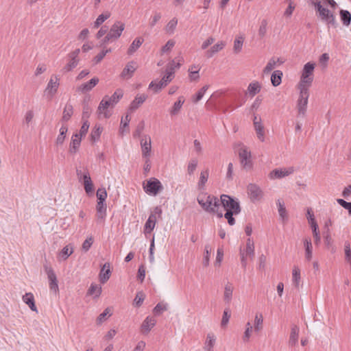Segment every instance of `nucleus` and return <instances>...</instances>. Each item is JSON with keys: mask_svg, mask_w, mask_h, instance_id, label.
<instances>
[{"mask_svg": "<svg viewBox=\"0 0 351 351\" xmlns=\"http://www.w3.org/2000/svg\"><path fill=\"white\" fill-rule=\"evenodd\" d=\"M221 202L224 210H226L224 217L228 220L230 226L235 223V219L233 215H237L241 212L239 202L228 195L223 194L220 197Z\"/></svg>", "mask_w": 351, "mask_h": 351, "instance_id": "1", "label": "nucleus"}, {"mask_svg": "<svg viewBox=\"0 0 351 351\" xmlns=\"http://www.w3.org/2000/svg\"><path fill=\"white\" fill-rule=\"evenodd\" d=\"M197 202L202 208L207 213L215 214L219 218L223 217V212L220 208L221 200L213 195H207L204 198H197Z\"/></svg>", "mask_w": 351, "mask_h": 351, "instance_id": "2", "label": "nucleus"}, {"mask_svg": "<svg viewBox=\"0 0 351 351\" xmlns=\"http://www.w3.org/2000/svg\"><path fill=\"white\" fill-rule=\"evenodd\" d=\"M123 97V93L115 92L112 96H106L101 101L98 107V113L99 117L103 116L104 118H108L111 113L108 110L109 107H113Z\"/></svg>", "mask_w": 351, "mask_h": 351, "instance_id": "3", "label": "nucleus"}, {"mask_svg": "<svg viewBox=\"0 0 351 351\" xmlns=\"http://www.w3.org/2000/svg\"><path fill=\"white\" fill-rule=\"evenodd\" d=\"M180 65L179 63L176 64L175 61L173 60L171 66L167 69L164 76L161 79H156L152 81L148 88H162L166 86L173 78L174 69L179 68Z\"/></svg>", "mask_w": 351, "mask_h": 351, "instance_id": "4", "label": "nucleus"}, {"mask_svg": "<svg viewBox=\"0 0 351 351\" xmlns=\"http://www.w3.org/2000/svg\"><path fill=\"white\" fill-rule=\"evenodd\" d=\"M240 147L238 150V154L240 159V163L243 169L250 171L253 168V162L252 160L251 152L248 151L247 147L243 143H238Z\"/></svg>", "mask_w": 351, "mask_h": 351, "instance_id": "5", "label": "nucleus"}, {"mask_svg": "<svg viewBox=\"0 0 351 351\" xmlns=\"http://www.w3.org/2000/svg\"><path fill=\"white\" fill-rule=\"evenodd\" d=\"M308 97V89H300V95L297 101L296 106L298 117L303 118L306 116Z\"/></svg>", "mask_w": 351, "mask_h": 351, "instance_id": "6", "label": "nucleus"}, {"mask_svg": "<svg viewBox=\"0 0 351 351\" xmlns=\"http://www.w3.org/2000/svg\"><path fill=\"white\" fill-rule=\"evenodd\" d=\"M314 69L315 64L312 62H307L304 66L300 80L301 86H306L311 85L313 79Z\"/></svg>", "mask_w": 351, "mask_h": 351, "instance_id": "7", "label": "nucleus"}, {"mask_svg": "<svg viewBox=\"0 0 351 351\" xmlns=\"http://www.w3.org/2000/svg\"><path fill=\"white\" fill-rule=\"evenodd\" d=\"M307 219L311 226L313 232V236L314 237V243L316 245H319L321 242V237L319 234V230L318 228V225L315 221L314 214L311 210V208H308L307 212Z\"/></svg>", "mask_w": 351, "mask_h": 351, "instance_id": "8", "label": "nucleus"}, {"mask_svg": "<svg viewBox=\"0 0 351 351\" xmlns=\"http://www.w3.org/2000/svg\"><path fill=\"white\" fill-rule=\"evenodd\" d=\"M44 269L47 275L49 280V287L51 291L53 292L55 294H57L59 291V288L57 277L53 268L49 265H45L44 266Z\"/></svg>", "mask_w": 351, "mask_h": 351, "instance_id": "9", "label": "nucleus"}, {"mask_svg": "<svg viewBox=\"0 0 351 351\" xmlns=\"http://www.w3.org/2000/svg\"><path fill=\"white\" fill-rule=\"evenodd\" d=\"M247 191L250 200L253 202L261 201L263 197V191L256 184H249L247 186Z\"/></svg>", "mask_w": 351, "mask_h": 351, "instance_id": "10", "label": "nucleus"}, {"mask_svg": "<svg viewBox=\"0 0 351 351\" xmlns=\"http://www.w3.org/2000/svg\"><path fill=\"white\" fill-rule=\"evenodd\" d=\"M294 171L295 169L293 167L283 169H275L269 173V178L271 180L280 179L292 174Z\"/></svg>", "mask_w": 351, "mask_h": 351, "instance_id": "11", "label": "nucleus"}, {"mask_svg": "<svg viewBox=\"0 0 351 351\" xmlns=\"http://www.w3.org/2000/svg\"><path fill=\"white\" fill-rule=\"evenodd\" d=\"M144 189L147 193L156 195L160 190L162 189V186L160 182L156 178H151L147 181L146 186Z\"/></svg>", "mask_w": 351, "mask_h": 351, "instance_id": "12", "label": "nucleus"}, {"mask_svg": "<svg viewBox=\"0 0 351 351\" xmlns=\"http://www.w3.org/2000/svg\"><path fill=\"white\" fill-rule=\"evenodd\" d=\"M140 143L142 151V156L145 158H149L152 151V141L150 136L148 135L143 136L140 141Z\"/></svg>", "mask_w": 351, "mask_h": 351, "instance_id": "13", "label": "nucleus"}, {"mask_svg": "<svg viewBox=\"0 0 351 351\" xmlns=\"http://www.w3.org/2000/svg\"><path fill=\"white\" fill-rule=\"evenodd\" d=\"M125 29V25L121 21H116L107 33L113 40H117Z\"/></svg>", "mask_w": 351, "mask_h": 351, "instance_id": "14", "label": "nucleus"}, {"mask_svg": "<svg viewBox=\"0 0 351 351\" xmlns=\"http://www.w3.org/2000/svg\"><path fill=\"white\" fill-rule=\"evenodd\" d=\"M147 95L145 94H138L134 99L131 102L128 113H132L137 110L147 99Z\"/></svg>", "mask_w": 351, "mask_h": 351, "instance_id": "15", "label": "nucleus"}, {"mask_svg": "<svg viewBox=\"0 0 351 351\" xmlns=\"http://www.w3.org/2000/svg\"><path fill=\"white\" fill-rule=\"evenodd\" d=\"M136 69L137 64L135 62L131 61L128 62L121 73V78L125 80L130 78Z\"/></svg>", "mask_w": 351, "mask_h": 351, "instance_id": "16", "label": "nucleus"}, {"mask_svg": "<svg viewBox=\"0 0 351 351\" xmlns=\"http://www.w3.org/2000/svg\"><path fill=\"white\" fill-rule=\"evenodd\" d=\"M300 328L297 325L293 324L291 328V332L289 339V345L294 346L297 344L299 337Z\"/></svg>", "mask_w": 351, "mask_h": 351, "instance_id": "17", "label": "nucleus"}, {"mask_svg": "<svg viewBox=\"0 0 351 351\" xmlns=\"http://www.w3.org/2000/svg\"><path fill=\"white\" fill-rule=\"evenodd\" d=\"M156 320L154 317H146L141 325V332L143 334H147L156 325Z\"/></svg>", "mask_w": 351, "mask_h": 351, "instance_id": "18", "label": "nucleus"}, {"mask_svg": "<svg viewBox=\"0 0 351 351\" xmlns=\"http://www.w3.org/2000/svg\"><path fill=\"white\" fill-rule=\"evenodd\" d=\"M304 247L305 248V259L310 261L313 257V245L311 239L309 237H305L303 239Z\"/></svg>", "mask_w": 351, "mask_h": 351, "instance_id": "19", "label": "nucleus"}, {"mask_svg": "<svg viewBox=\"0 0 351 351\" xmlns=\"http://www.w3.org/2000/svg\"><path fill=\"white\" fill-rule=\"evenodd\" d=\"M110 265L109 263H106L102 267L99 273V280L101 283L104 284L110 278Z\"/></svg>", "mask_w": 351, "mask_h": 351, "instance_id": "20", "label": "nucleus"}, {"mask_svg": "<svg viewBox=\"0 0 351 351\" xmlns=\"http://www.w3.org/2000/svg\"><path fill=\"white\" fill-rule=\"evenodd\" d=\"M234 291V286L232 283L228 282L224 287L223 291V301L226 304H230L232 299V293Z\"/></svg>", "mask_w": 351, "mask_h": 351, "instance_id": "21", "label": "nucleus"}, {"mask_svg": "<svg viewBox=\"0 0 351 351\" xmlns=\"http://www.w3.org/2000/svg\"><path fill=\"white\" fill-rule=\"evenodd\" d=\"M23 301L34 312H38L35 304L34 296L32 293H26L22 298Z\"/></svg>", "mask_w": 351, "mask_h": 351, "instance_id": "22", "label": "nucleus"}, {"mask_svg": "<svg viewBox=\"0 0 351 351\" xmlns=\"http://www.w3.org/2000/svg\"><path fill=\"white\" fill-rule=\"evenodd\" d=\"M226 45V43L223 41H219L215 45H214L210 49L206 51V56L208 58H212L215 53L219 52L222 50Z\"/></svg>", "mask_w": 351, "mask_h": 351, "instance_id": "23", "label": "nucleus"}, {"mask_svg": "<svg viewBox=\"0 0 351 351\" xmlns=\"http://www.w3.org/2000/svg\"><path fill=\"white\" fill-rule=\"evenodd\" d=\"M83 182L85 191L87 193H92L93 191V184L92 182L88 170L84 173L83 176Z\"/></svg>", "mask_w": 351, "mask_h": 351, "instance_id": "24", "label": "nucleus"}, {"mask_svg": "<svg viewBox=\"0 0 351 351\" xmlns=\"http://www.w3.org/2000/svg\"><path fill=\"white\" fill-rule=\"evenodd\" d=\"M184 97H180L176 101L172 108L170 109L169 112L171 116H176L179 114L183 104L184 103Z\"/></svg>", "mask_w": 351, "mask_h": 351, "instance_id": "25", "label": "nucleus"}, {"mask_svg": "<svg viewBox=\"0 0 351 351\" xmlns=\"http://www.w3.org/2000/svg\"><path fill=\"white\" fill-rule=\"evenodd\" d=\"M82 137L78 134H75L72 136L71 142L70 143L69 151L71 153H76L78 147L80 145Z\"/></svg>", "mask_w": 351, "mask_h": 351, "instance_id": "26", "label": "nucleus"}, {"mask_svg": "<svg viewBox=\"0 0 351 351\" xmlns=\"http://www.w3.org/2000/svg\"><path fill=\"white\" fill-rule=\"evenodd\" d=\"M254 129L257 135L258 138L263 142L265 141V131L264 127L261 123V120L259 118V121H255L254 123Z\"/></svg>", "mask_w": 351, "mask_h": 351, "instance_id": "27", "label": "nucleus"}, {"mask_svg": "<svg viewBox=\"0 0 351 351\" xmlns=\"http://www.w3.org/2000/svg\"><path fill=\"white\" fill-rule=\"evenodd\" d=\"M216 341V337L213 333H208L206 336V340L204 345V350L206 351H213V347Z\"/></svg>", "mask_w": 351, "mask_h": 351, "instance_id": "28", "label": "nucleus"}, {"mask_svg": "<svg viewBox=\"0 0 351 351\" xmlns=\"http://www.w3.org/2000/svg\"><path fill=\"white\" fill-rule=\"evenodd\" d=\"M73 252V247L71 245H66L62 248L58 254V257L62 260H66Z\"/></svg>", "mask_w": 351, "mask_h": 351, "instance_id": "29", "label": "nucleus"}, {"mask_svg": "<svg viewBox=\"0 0 351 351\" xmlns=\"http://www.w3.org/2000/svg\"><path fill=\"white\" fill-rule=\"evenodd\" d=\"M340 19L345 26H349L351 23V14L349 11L341 10L339 12Z\"/></svg>", "mask_w": 351, "mask_h": 351, "instance_id": "30", "label": "nucleus"}, {"mask_svg": "<svg viewBox=\"0 0 351 351\" xmlns=\"http://www.w3.org/2000/svg\"><path fill=\"white\" fill-rule=\"evenodd\" d=\"M73 108L72 105H71L70 104H66L64 108V110H63L62 121H63V122L68 121L70 119V118L71 117V116L73 115Z\"/></svg>", "mask_w": 351, "mask_h": 351, "instance_id": "31", "label": "nucleus"}, {"mask_svg": "<svg viewBox=\"0 0 351 351\" xmlns=\"http://www.w3.org/2000/svg\"><path fill=\"white\" fill-rule=\"evenodd\" d=\"M68 131V128L65 125H62V127L60 129V134L58 136L56 144L58 145H62L64 141V139L66 138V134Z\"/></svg>", "mask_w": 351, "mask_h": 351, "instance_id": "32", "label": "nucleus"}, {"mask_svg": "<svg viewBox=\"0 0 351 351\" xmlns=\"http://www.w3.org/2000/svg\"><path fill=\"white\" fill-rule=\"evenodd\" d=\"M282 72L279 70L274 71L271 76V82L274 86L280 85L282 81Z\"/></svg>", "mask_w": 351, "mask_h": 351, "instance_id": "33", "label": "nucleus"}, {"mask_svg": "<svg viewBox=\"0 0 351 351\" xmlns=\"http://www.w3.org/2000/svg\"><path fill=\"white\" fill-rule=\"evenodd\" d=\"M143 39L141 38H136L130 45L128 50L129 55H132L142 45Z\"/></svg>", "mask_w": 351, "mask_h": 351, "instance_id": "34", "label": "nucleus"}, {"mask_svg": "<svg viewBox=\"0 0 351 351\" xmlns=\"http://www.w3.org/2000/svg\"><path fill=\"white\" fill-rule=\"evenodd\" d=\"M263 317L261 313H257L254 317V331L259 332L263 329Z\"/></svg>", "mask_w": 351, "mask_h": 351, "instance_id": "35", "label": "nucleus"}, {"mask_svg": "<svg viewBox=\"0 0 351 351\" xmlns=\"http://www.w3.org/2000/svg\"><path fill=\"white\" fill-rule=\"evenodd\" d=\"M244 42V37L243 36H237L234 41L233 51L235 53H239L242 49Z\"/></svg>", "mask_w": 351, "mask_h": 351, "instance_id": "36", "label": "nucleus"}, {"mask_svg": "<svg viewBox=\"0 0 351 351\" xmlns=\"http://www.w3.org/2000/svg\"><path fill=\"white\" fill-rule=\"evenodd\" d=\"M106 206L104 202H97V216L99 219H103L106 216Z\"/></svg>", "mask_w": 351, "mask_h": 351, "instance_id": "37", "label": "nucleus"}, {"mask_svg": "<svg viewBox=\"0 0 351 351\" xmlns=\"http://www.w3.org/2000/svg\"><path fill=\"white\" fill-rule=\"evenodd\" d=\"M209 173L208 169H206L205 171H203L200 173L199 180L197 184L198 188L199 189H204L205 184L208 181Z\"/></svg>", "mask_w": 351, "mask_h": 351, "instance_id": "38", "label": "nucleus"}, {"mask_svg": "<svg viewBox=\"0 0 351 351\" xmlns=\"http://www.w3.org/2000/svg\"><path fill=\"white\" fill-rule=\"evenodd\" d=\"M300 269L294 266L292 271V281L295 287H298L300 282Z\"/></svg>", "mask_w": 351, "mask_h": 351, "instance_id": "39", "label": "nucleus"}, {"mask_svg": "<svg viewBox=\"0 0 351 351\" xmlns=\"http://www.w3.org/2000/svg\"><path fill=\"white\" fill-rule=\"evenodd\" d=\"M244 253L245 255H248L251 258L254 256V245L253 241L250 238L247 239L246 249Z\"/></svg>", "mask_w": 351, "mask_h": 351, "instance_id": "40", "label": "nucleus"}, {"mask_svg": "<svg viewBox=\"0 0 351 351\" xmlns=\"http://www.w3.org/2000/svg\"><path fill=\"white\" fill-rule=\"evenodd\" d=\"M277 62H279V63H282V61H280L279 58H278L277 60H275L274 58H271L269 60V62H267L266 66L264 68V73H269L271 71H272L276 65V63Z\"/></svg>", "mask_w": 351, "mask_h": 351, "instance_id": "41", "label": "nucleus"}, {"mask_svg": "<svg viewBox=\"0 0 351 351\" xmlns=\"http://www.w3.org/2000/svg\"><path fill=\"white\" fill-rule=\"evenodd\" d=\"M178 24V19L173 18L165 27V31L168 34H173Z\"/></svg>", "mask_w": 351, "mask_h": 351, "instance_id": "42", "label": "nucleus"}, {"mask_svg": "<svg viewBox=\"0 0 351 351\" xmlns=\"http://www.w3.org/2000/svg\"><path fill=\"white\" fill-rule=\"evenodd\" d=\"M102 128L99 125H95L90 134V138L93 142L99 140L102 132Z\"/></svg>", "mask_w": 351, "mask_h": 351, "instance_id": "43", "label": "nucleus"}, {"mask_svg": "<svg viewBox=\"0 0 351 351\" xmlns=\"http://www.w3.org/2000/svg\"><path fill=\"white\" fill-rule=\"evenodd\" d=\"M101 293V287L97 285L92 284L88 290L87 295H92L95 293V297H99Z\"/></svg>", "mask_w": 351, "mask_h": 351, "instance_id": "44", "label": "nucleus"}, {"mask_svg": "<svg viewBox=\"0 0 351 351\" xmlns=\"http://www.w3.org/2000/svg\"><path fill=\"white\" fill-rule=\"evenodd\" d=\"M110 16L109 12H106L105 14H101L99 15L97 18L96 21L94 23V27L97 28L101 25L106 20H107Z\"/></svg>", "mask_w": 351, "mask_h": 351, "instance_id": "45", "label": "nucleus"}, {"mask_svg": "<svg viewBox=\"0 0 351 351\" xmlns=\"http://www.w3.org/2000/svg\"><path fill=\"white\" fill-rule=\"evenodd\" d=\"M267 21L263 19L261 22L260 27L258 29V35L261 38H263L267 33Z\"/></svg>", "mask_w": 351, "mask_h": 351, "instance_id": "46", "label": "nucleus"}, {"mask_svg": "<svg viewBox=\"0 0 351 351\" xmlns=\"http://www.w3.org/2000/svg\"><path fill=\"white\" fill-rule=\"evenodd\" d=\"M211 250V247L209 245H205V252L203 258V265L205 267H207L209 265V256Z\"/></svg>", "mask_w": 351, "mask_h": 351, "instance_id": "47", "label": "nucleus"}, {"mask_svg": "<svg viewBox=\"0 0 351 351\" xmlns=\"http://www.w3.org/2000/svg\"><path fill=\"white\" fill-rule=\"evenodd\" d=\"M197 159L193 158L190 160L187 167V171L189 175L193 174L197 166Z\"/></svg>", "mask_w": 351, "mask_h": 351, "instance_id": "48", "label": "nucleus"}, {"mask_svg": "<svg viewBox=\"0 0 351 351\" xmlns=\"http://www.w3.org/2000/svg\"><path fill=\"white\" fill-rule=\"evenodd\" d=\"M328 25H330L333 27H337L338 25V23L336 21L335 16L332 13H330L324 20Z\"/></svg>", "mask_w": 351, "mask_h": 351, "instance_id": "49", "label": "nucleus"}, {"mask_svg": "<svg viewBox=\"0 0 351 351\" xmlns=\"http://www.w3.org/2000/svg\"><path fill=\"white\" fill-rule=\"evenodd\" d=\"M277 205L278 207V213L280 217L284 219L287 217V210L284 206L283 202H282L280 200H278Z\"/></svg>", "mask_w": 351, "mask_h": 351, "instance_id": "50", "label": "nucleus"}, {"mask_svg": "<svg viewBox=\"0 0 351 351\" xmlns=\"http://www.w3.org/2000/svg\"><path fill=\"white\" fill-rule=\"evenodd\" d=\"M230 313L228 308H226L223 311L221 325L222 327H225L229 322L230 318Z\"/></svg>", "mask_w": 351, "mask_h": 351, "instance_id": "51", "label": "nucleus"}, {"mask_svg": "<svg viewBox=\"0 0 351 351\" xmlns=\"http://www.w3.org/2000/svg\"><path fill=\"white\" fill-rule=\"evenodd\" d=\"M156 226V223L154 221H152L151 219H147L144 227V232L145 234L151 233V232L154 230Z\"/></svg>", "mask_w": 351, "mask_h": 351, "instance_id": "52", "label": "nucleus"}, {"mask_svg": "<svg viewBox=\"0 0 351 351\" xmlns=\"http://www.w3.org/2000/svg\"><path fill=\"white\" fill-rule=\"evenodd\" d=\"M167 309V305L165 304L158 303L157 305L154 307L153 311L156 315H160L163 311H166Z\"/></svg>", "mask_w": 351, "mask_h": 351, "instance_id": "53", "label": "nucleus"}, {"mask_svg": "<svg viewBox=\"0 0 351 351\" xmlns=\"http://www.w3.org/2000/svg\"><path fill=\"white\" fill-rule=\"evenodd\" d=\"M144 299H145V295L143 294V293L138 292L134 300V302L137 307H139L143 304Z\"/></svg>", "mask_w": 351, "mask_h": 351, "instance_id": "54", "label": "nucleus"}, {"mask_svg": "<svg viewBox=\"0 0 351 351\" xmlns=\"http://www.w3.org/2000/svg\"><path fill=\"white\" fill-rule=\"evenodd\" d=\"M97 197L99 202H105L107 197V192L105 189H99L97 191Z\"/></svg>", "mask_w": 351, "mask_h": 351, "instance_id": "55", "label": "nucleus"}, {"mask_svg": "<svg viewBox=\"0 0 351 351\" xmlns=\"http://www.w3.org/2000/svg\"><path fill=\"white\" fill-rule=\"evenodd\" d=\"M78 60H72L71 59L70 62L66 64L64 68L62 69L64 72H69L71 71L73 68H75L77 64Z\"/></svg>", "mask_w": 351, "mask_h": 351, "instance_id": "56", "label": "nucleus"}, {"mask_svg": "<svg viewBox=\"0 0 351 351\" xmlns=\"http://www.w3.org/2000/svg\"><path fill=\"white\" fill-rule=\"evenodd\" d=\"M93 243V238L92 237L86 239L82 243V248L84 252H88Z\"/></svg>", "mask_w": 351, "mask_h": 351, "instance_id": "57", "label": "nucleus"}, {"mask_svg": "<svg viewBox=\"0 0 351 351\" xmlns=\"http://www.w3.org/2000/svg\"><path fill=\"white\" fill-rule=\"evenodd\" d=\"M145 128V123L144 121H141L137 127L136 130L134 131L133 136L134 138H138L141 136L142 132L143 131Z\"/></svg>", "mask_w": 351, "mask_h": 351, "instance_id": "58", "label": "nucleus"}, {"mask_svg": "<svg viewBox=\"0 0 351 351\" xmlns=\"http://www.w3.org/2000/svg\"><path fill=\"white\" fill-rule=\"evenodd\" d=\"M111 49H108L106 50H102L99 53H98L93 59V61L95 64L99 63L102 60V59L105 57L107 53L110 52Z\"/></svg>", "mask_w": 351, "mask_h": 351, "instance_id": "59", "label": "nucleus"}, {"mask_svg": "<svg viewBox=\"0 0 351 351\" xmlns=\"http://www.w3.org/2000/svg\"><path fill=\"white\" fill-rule=\"evenodd\" d=\"M344 250L346 255V260L351 264V249L349 242H346L344 245Z\"/></svg>", "mask_w": 351, "mask_h": 351, "instance_id": "60", "label": "nucleus"}, {"mask_svg": "<svg viewBox=\"0 0 351 351\" xmlns=\"http://www.w3.org/2000/svg\"><path fill=\"white\" fill-rule=\"evenodd\" d=\"M176 42L173 40H169L166 45L162 47L161 51L162 53H167L170 51L171 49L175 45Z\"/></svg>", "mask_w": 351, "mask_h": 351, "instance_id": "61", "label": "nucleus"}, {"mask_svg": "<svg viewBox=\"0 0 351 351\" xmlns=\"http://www.w3.org/2000/svg\"><path fill=\"white\" fill-rule=\"evenodd\" d=\"M89 128V123L87 120H85L80 130L79 135L80 136H85L87 133Z\"/></svg>", "mask_w": 351, "mask_h": 351, "instance_id": "62", "label": "nucleus"}, {"mask_svg": "<svg viewBox=\"0 0 351 351\" xmlns=\"http://www.w3.org/2000/svg\"><path fill=\"white\" fill-rule=\"evenodd\" d=\"M337 201L339 205H341L345 209H347L349 214L351 215V202H348L342 199H338Z\"/></svg>", "mask_w": 351, "mask_h": 351, "instance_id": "63", "label": "nucleus"}, {"mask_svg": "<svg viewBox=\"0 0 351 351\" xmlns=\"http://www.w3.org/2000/svg\"><path fill=\"white\" fill-rule=\"evenodd\" d=\"M108 314H109L108 308H106L104 311L98 316L97 319V324H101L104 320H106Z\"/></svg>", "mask_w": 351, "mask_h": 351, "instance_id": "64", "label": "nucleus"}]
</instances>
